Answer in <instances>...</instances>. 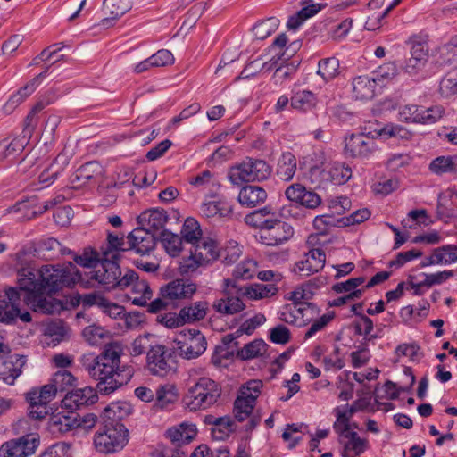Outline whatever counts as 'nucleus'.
Instances as JSON below:
<instances>
[{
  "mask_svg": "<svg viewBox=\"0 0 457 457\" xmlns=\"http://www.w3.org/2000/svg\"><path fill=\"white\" fill-rule=\"evenodd\" d=\"M19 292L24 293L23 301L34 312L56 314L67 309L53 294L64 287H72L81 279V275L72 262L62 265H44L39 270L22 268L18 271Z\"/></svg>",
  "mask_w": 457,
  "mask_h": 457,
  "instance_id": "f257e3e1",
  "label": "nucleus"
},
{
  "mask_svg": "<svg viewBox=\"0 0 457 457\" xmlns=\"http://www.w3.org/2000/svg\"><path fill=\"white\" fill-rule=\"evenodd\" d=\"M120 345H106L97 356L84 358L83 366L89 377L97 382L96 390L101 395H110L118 389L117 362H120Z\"/></svg>",
  "mask_w": 457,
  "mask_h": 457,
  "instance_id": "f03ea898",
  "label": "nucleus"
},
{
  "mask_svg": "<svg viewBox=\"0 0 457 457\" xmlns=\"http://www.w3.org/2000/svg\"><path fill=\"white\" fill-rule=\"evenodd\" d=\"M402 131L403 129L400 127L386 125L378 130H374L375 135H371L372 132L352 134L345 137V154L352 158H369L378 150L374 140L375 136L384 137H402L400 134Z\"/></svg>",
  "mask_w": 457,
  "mask_h": 457,
  "instance_id": "7ed1b4c3",
  "label": "nucleus"
},
{
  "mask_svg": "<svg viewBox=\"0 0 457 457\" xmlns=\"http://www.w3.org/2000/svg\"><path fill=\"white\" fill-rule=\"evenodd\" d=\"M129 441V431L117 420H109L94 436V445L99 453H112L121 450Z\"/></svg>",
  "mask_w": 457,
  "mask_h": 457,
  "instance_id": "20e7f679",
  "label": "nucleus"
},
{
  "mask_svg": "<svg viewBox=\"0 0 457 457\" xmlns=\"http://www.w3.org/2000/svg\"><path fill=\"white\" fill-rule=\"evenodd\" d=\"M220 395L221 388L219 384L210 378L203 377L188 389L183 401L189 411H195L213 405Z\"/></svg>",
  "mask_w": 457,
  "mask_h": 457,
  "instance_id": "39448f33",
  "label": "nucleus"
},
{
  "mask_svg": "<svg viewBox=\"0 0 457 457\" xmlns=\"http://www.w3.org/2000/svg\"><path fill=\"white\" fill-rule=\"evenodd\" d=\"M108 253H104V258L96 265V270L91 272V278L102 285L105 289H125L128 285L137 278V272L128 270L121 276L120 268L114 260L107 258Z\"/></svg>",
  "mask_w": 457,
  "mask_h": 457,
  "instance_id": "423d86ee",
  "label": "nucleus"
},
{
  "mask_svg": "<svg viewBox=\"0 0 457 457\" xmlns=\"http://www.w3.org/2000/svg\"><path fill=\"white\" fill-rule=\"evenodd\" d=\"M196 289V285L187 280L170 281L160 288L159 297L148 304V312L156 313L167 309L174 301L191 298Z\"/></svg>",
  "mask_w": 457,
  "mask_h": 457,
  "instance_id": "0eeeda50",
  "label": "nucleus"
},
{
  "mask_svg": "<svg viewBox=\"0 0 457 457\" xmlns=\"http://www.w3.org/2000/svg\"><path fill=\"white\" fill-rule=\"evenodd\" d=\"M271 173L270 166L263 160L245 158L240 163L230 168L228 177L235 185L244 182L262 181Z\"/></svg>",
  "mask_w": 457,
  "mask_h": 457,
  "instance_id": "6e6552de",
  "label": "nucleus"
},
{
  "mask_svg": "<svg viewBox=\"0 0 457 457\" xmlns=\"http://www.w3.org/2000/svg\"><path fill=\"white\" fill-rule=\"evenodd\" d=\"M151 374L165 377L176 370L175 348L168 345H153L146 356Z\"/></svg>",
  "mask_w": 457,
  "mask_h": 457,
  "instance_id": "1a4fd4ad",
  "label": "nucleus"
},
{
  "mask_svg": "<svg viewBox=\"0 0 457 457\" xmlns=\"http://www.w3.org/2000/svg\"><path fill=\"white\" fill-rule=\"evenodd\" d=\"M21 295L18 289L9 287L0 295V322L11 323L16 318H20L23 322H29L31 315L28 312L21 311Z\"/></svg>",
  "mask_w": 457,
  "mask_h": 457,
  "instance_id": "9d476101",
  "label": "nucleus"
},
{
  "mask_svg": "<svg viewBox=\"0 0 457 457\" xmlns=\"http://www.w3.org/2000/svg\"><path fill=\"white\" fill-rule=\"evenodd\" d=\"M240 287L230 279L225 280V288L223 296L214 301L213 309L224 315H233L245 309V304L241 299L243 296L239 294Z\"/></svg>",
  "mask_w": 457,
  "mask_h": 457,
  "instance_id": "9b49d317",
  "label": "nucleus"
},
{
  "mask_svg": "<svg viewBox=\"0 0 457 457\" xmlns=\"http://www.w3.org/2000/svg\"><path fill=\"white\" fill-rule=\"evenodd\" d=\"M38 445L39 438L37 436L26 435L4 443L0 447V456L28 457L35 453Z\"/></svg>",
  "mask_w": 457,
  "mask_h": 457,
  "instance_id": "f8f14e48",
  "label": "nucleus"
},
{
  "mask_svg": "<svg viewBox=\"0 0 457 457\" xmlns=\"http://www.w3.org/2000/svg\"><path fill=\"white\" fill-rule=\"evenodd\" d=\"M312 177H320V183L345 184L352 177V170L348 165L340 162L327 164L322 170L318 165L310 168Z\"/></svg>",
  "mask_w": 457,
  "mask_h": 457,
  "instance_id": "ddd939ff",
  "label": "nucleus"
},
{
  "mask_svg": "<svg viewBox=\"0 0 457 457\" xmlns=\"http://www.w3.org/2000/svg\"><path fill=\"white\" fill-rule=\"evenodd\" d=\"M104 174L103 166L97 162H88L81 165L70 178L73 187H80L100 182Z\"/></svg>",
  "mask_w": 457,
  "mask_h": 457,
  "instance_id": "4468645a",
  "label": "nucleus"
},
{
  "mask_svg": "<svg viewBox=\"0 0 457 457\" xmlns=\"http://www.w3.org/2000/svg\"><path fill=\"white\" fill-rule=\"evenodd\" d=\"M326 262V254L320 248L310 249L303 259L295 262L294 271L300 276L309 277L320 270Z\"/></svg>",
  "mask_w": 457,
  "mask_h": 457,
  "instance_id": "2eb2a0df",
  "label": "nucleus"
},
{
  "mask_svg": "<svg viewBox=\"0 0 457 457\" xmlns=\"http://www.w3.org/2000/svg\"><path fill=\"white\" fill-rule=\"evenodd\" d=\"M96 390L90 386L71 390L67 392L62 400V406L70 411L79 409L82 406L93 404L97 401Z\"/></svg>",
  "mask_w": 457,
  "mask_h": 457,
  "instance_id": "dca6fc26",
  "label": "nucleus"
},
{
  "mask_svg": "<svg viewBox=\"0 0 457 457\" xmlns=\"http://www.w3.org/2000/svg\"><path fill=\"white\" fill-rule=\"evenodd\" d=\"M155 235L145 228H137L128 236L130 249L139 254L149 253L155 246Z\"/></svg>",
  "mask_w": 457,
  "mask_h": 457,
  "instance_id": "f3484780",
  "label": "nucleus"
},
{
  "mask_svg": "<svg viewBox=\"0 0 457 457\" xmlns=\"http://www.w3.org/2000/svg\"><path fill=\"white\" fill-rule=\"evenodd\" d=\"M294 232L293 227L283 221L271 230H260V242L270 246L282 245L294 236Z\"/></svg>",
  "mask_w": 457,
  "mask_h": 457,
  "instance_id": "a211bd4d",
  "label": "nucleus"
},
{
  "mask_svg": "<svg viewBox=\"0 0 457 457\" xmlns=\"http://www.w3.org/2000/svg\"><path fill=\"white\" fill-rule=\"evenodd\" d=\"M131 8L129 0H104L103 12L104 18L101 25L104 28L113 26L114 21L119 20Z\"/></svg>",
  "mask_w": 457,
  "mask_h": 457,
  "instance_id": "6ab92c4d",
  "label": "nucleus"
},
{
  "mask_svg": "<svg viewBox=\"0 0 457 457\" xmlns=\"http://www.w3.org/2000/svg\"><path fill=\"white\" fill-rule=\"evenodd\" d=\"M69 158L63 154H60L54 160V162L45 168L38 176V180L41 184L45 186L51 185L68 166Z\"/></svg>",
  "mask_w": 457,
  "mask_h": 457,
  "instance_id": "aec40b11",
  "label": "nucleus"
},
{
  "mask_svg": "<svg viewBox=\"0 0 457 457\" xmlns=\"http://www.w3.org/2000/svg\"><path fill=\"white\" fill-rule=\"evenodd\" d=\"M231 212V207L220 200L204 202L200 206L202 215L207 219H213L215 221L230 216Z\"/></svg>",
  "mask_w": 457,
  "mask_h": 457,
  "instance_id": "412c9836",
  "label": "nucleus"
},
{
  "mask_svg": "<svg viewBox=\"0 0 457 457\" xmlns=\"http://www.w3.org/2000/svg\"><path fill=\"white\" fill-rule=\"evenodd\" d=\"M278 288L273 284L255 283L240 287L239 294L250 300H261L275 295Z\"/></svg>",
  "mask_w": 457,
  "mask_h": 457,
  "instance_id": "4be33fe9",
  "label": "nucleus"
},
{
  "mask_svg": "<svg viewBox=\"0 0 457 457\" xmlns=\"http://www.w3.org/2000/svg\"><path fill=\"white\" fill-rule=\"evenodd\" d=\"M266 198V191L258 186L244 187L238 195L239 203L248 207H254L255 205L263 203Z\"/></svg>",
  "mask_w": 457,
  "mask_h": 457,
  "instance_id": "5701e85b",
  "label": "nucleus"
},
{
  "mask_svg": "<svg viewBox=\"0 0 457 457\" xmlns=\"http://www.w3.org/2000/svg\"><path fill=\"white\" fill-rule=\"evenodd\" d=\"M323 284L322 279L315 278L297 287L294 291L290 292L288 297L294 303H301L303 301H309L314 295L316 290Z\"/></svg>",
  "mask_w": 457,
  "mask_h": 457,
  "instance_id": "b1692460",
  "label": "nucleus"
},
{
  "mask_svg": "<svg viewBox=\"0 0 457 457\" xmlns=\"http://www.w3.org/2000/svg\"><path fill=\"white\" fill-rule=\"evenodd\" d=\"M457 262V245H445L433 250L428 264H450Z\"/></svg>",
  "mask_w": 457,
  "mask_h": 457,
  "instance_id": "393cba45",
  "label": "nucleus"
},
{
  "mask_svg": "<svg viewBox=\"0 0 457 457\" xmlns=\"http://www.w3.org/2000/svg\"><path fill=\"white\" fill-rule=\"evenodd\" d=\"M376 81L367 76H360L353 81L354 96L360 100H370L375 95Z\"/></svg>",
  "mask_w": 457,
  "mask_h": 457,
  "instance_id": "a878e982",
  "label": "nucleus"
},
{
  "mask_svg": "<svg viewBox=\"0 0 457 457\" xmlns=\"http://www.w3.org/2000/svg\"><path fill=\"white\" fill-rule=\"evenodd\" d=\"M131 287L132 293L137 295L132 300V303L137 306L147 305V302L152 298L153 292L150 288L148 282L145 279H139L137 274V278H134L128 287Z\"/></svg>",
  "mask_w": 457,
  "mask_h": 457,
  "instance_id": "bb28decb",
  "label": "nucleus"
},
{
  "mask_svg": "<svg viewBox=\"0 0 457 457\" xmlns=\"http://www.w3.org/2000/svg\"><path fill=\"white\" fill-rule=\"evenodd\" d=\"M140 220L145 222V228L155 235L163 230L168 216L163 210H152L142 213Z\"/></svg>",
  "mask_w": 457,
  "mask_h": 457,
  "instance_id": "cd10ccee",
  "label": "nucleus"
},
{
  "mask_svg": "<svg viewBox=\"0 0 457 457\" xmlns=\"http://www.w3.org/2000/svg\"><path fill=\"white\" fill-rule=\"evenodd\" d=\"M49 67H46L45 71L39 73L34 79H32L27 85L21 87L16 94L12 96L5 104V108L8 106L16 107L21 104L28 96H29L37 88L39 84V79L46 76Z\"/></svg>",
  "mask_w": 457,
  "mask_h": 457,
  "instance_id": "c85d7f7f",
  "label": "nucleus"
},
{
  "mask_svg": "<svg viewBox=\"0 0 457 457\" xmlns=\"http://www.w3.org/2000/svg\"><path fill=\"white\" fill-rule=\"evenodd\" d=\"M296 170V159L290 152L283 153L278 162L277 175L284 181L293 179Z\"/></svg>",
  "mask_w": 457,
  "mask_h": 457,
  "instance_id": "c756f323",
  "label": "nucleus"
},
{
  "mask_svg": "<svg viewBox=\"0 0 457 457\" xmlns=\"http://www.w3.org/2000/svg\"><path fill=\"white\" fill-rule=\"evenodd\" d=\"M429 170L436 175L457 172V155L439 156L434 159L428 166Z\"/></svg>",
  "mask_w": 457,
  "mask_h": 457,
  "instance_id": "7c9ffc66",
  "label": "nucleus"
},
{
  "mask_svg": "<svg viewBox=\"0 0 457 457\" xmlns=\"http://www.w3.org/2000/svg\"><path fill=\"white\" fill-rule=\"evenodd\" d=\"M208 304L206 302H195L188 306H185L181 311V319L186 323H193L204 319L207 314Z\"/></svg>",
  "mask_w": 457,
  "mask_h": 457,
  "instance_id": "2f4dec72",
  "label": "nucleus"
},
{
  "mask_svg": "<svg viewBox=\"0 0 457 457\" xmlns=\"http://www.w3.org/2000/svg\"><path fill=\"white\" fill-rule=\"evenodd\" d=\"M196 258L205 264L218 257L215 243L212 240H199L191 246Z\"/></svg>",
  "mask_w": 457,
  "mask_h": 457,
  "instance_id": "473e14b6",
  "label": "nucleus"
},
{
  "mask_svg": "<svg viewBox=\"0 0 457 457\" xmlns=\"http://www.w3.org/2000/svg\"><path fill=\"white\" fill-rule=\"evenodd\" d=\"M255 405L254 397L239 395L234 403V416L238 421H244L253 413Z\"/></svg>",
  "mask_w": 457,
  "mask_h": 457,
  "instance_id": "72a5a7b5",
  "label": "nucleus"
},
{
  "mask_svg": "<svg viewBox=\"0 0 457 457\" xmlns=\"http://www.w3.org/2000/svg\"><path fill=\"white\" fill-rule=\"evenodd\" d=\"M160 240L165 251L172 257L178 256L182 250V238L168 230L160 233Z\"/></svg>",
  "mask_w": 457,
  "mask_h": 457,
  "instance_id": "f704fd0d",
  "label": "nucleus"
},
{
  "mask_svg": "<svg viewBox=\"0 0 457 457\" xmlns=\"http://www.w3.org/2000/svg\"><path fill=\"white\" fill-rule=\"evenodd\" d=\"M316 104L317 99L311 91H299L291 97V106L294 109L306 112L314 108Z\"/></svg>",
  "mask_w": 457,
  "mask_h": 457,
  "instance_id": "c9c22d12",
  "label": "nucleus"
},
{
  "mask_svg": "<svg viewBox=\"0 0 457 457\" xmlns=\"http://www.w3.org/2000/svg\"><path fill=\"white\" fill-rule=\"evenodd\" d=\"M237 345H216L212 361L214 365L227 366L237 354Z\"/></svg>",
  "mask_w": 457,
  "mask_h": 457,
  "instance_id": "e433bc0d",
  "label": "nucleus"
},
{
  "mask_svg": "<svg viewBox=\"0 0 457 457\" xmlns=\"http://www.w3.org/2000/svg\"><path fill=\"white\" fill-rule=\"evenodd\" d=\"M182 240L192 245L201 239L202 230L199 223L193 218H187L181 229Z\"/></svg>",
  "mask_w": 457,
  "mask_h": 457,
  "instance_id": "4c0bfd02",
  "label": "nucleus"
},
{
  "mask_svg": "<svg viewBox=\"0 0 457 457\" xmlns=\"http://www.w3.org/2000/svg\"><path fill=\"white\" fill-rule=\"evenodd\" d=\"M321 10V6L318 4H312L302 8L294 16H291L287 21L289 29H297L305 20L311 18Z\"/></svg>",
  "mask_w": 457,
  "mask_h": 457,
  "instance_id": "58836bf2",
  "label": "nucleus"
},
{
  "mask_svg": "<svg viewBox=\"0 0 457 457\" xmlns=\"http://www.w3.org/2000/svg\"><path fill=\"white\" fill-rule=\"evenodd\" d=\"M345 439H347V441L339 439V443L344 446L342 453H349V452H353L358 456L366 450L367 441L361 438L356 432L349 434Z\"/></svg>",
  "mask_w": 457,
  "mask_h": 457,
  "instance_id": "ea45409f",
  "label": "nucleus"
},
{
  "mask_svg": "<svg viewBox=\"0 0 457 457\" xmlns=\"http://www.w3.org/2000/svg\"><path fill=\"white\" fill-rule=\"evenodd\" d=\"M278 27V20L275 17H270L256 23L253 28V33L256 39L263 40L270 36Z\"/></svg>",
  "mask_w": 457,
  "mask_h": 457,
  "instance_id": "a19ab883",
  "label": "nucleus"
},
{
  "mask_svg": "<svg viewBox=\"0 0 457 457\" xmlns=\"http://www.w3.org/2000/svg\"><path fill=\"white\" fill-rule=\"evenodd\" d=\"M258 263L253 259H248L238 263L233 270L235 278L243 280L253 278L257 273Z\"/></svg>",
  "mask_w": 457,
  "mask_h": 457,
  "instance_id": "79ce46f5",
  "label": "nucleus"
},
{
  "mask_svg": "<svg viewBox=\"0 0 457 457\" xmlns=\"http://www.w3.org/2000/svg\"><path fill=\"white\" fill-rule=\"evenodd\" d=\"M82 334L85 340L89 343H96L99 340L111 343L112 339V334L110 331L96 324L86 327Z\"/></svg>",
  "mask_w": 457,
  "mask_h": 457,
  "instance_id": "37998d69",
  "label": "nucleus"
},
{
  "mask_svg": "<svg viewBox=\"0 0 457 457\" xmlns=\"http://www.w3.org/2000/svg\"><path fill=\"white\" fill-rule=\"evenodd\" d=\"M439 92L448 97L457 93V67L448 71L440 81Z\"/></svg>",
  "mask_w": 457,
  "mask_h": 457,
  "instance_id": "c03bdc74",
  "label": "nucleus"
},
{
  "mask_svg": "<svg viewBox=\"0 0 457 457\" xmlns=\"http://www.w3.org/2000/svg\"><path fill=\"white\" fill-rule=\"evenodd\" d=\"M69 328L62 320H56L48 323L44 330L46 336L53 337V341L60 342L62 340H68Z\"/></svg>",
  "mask_w": 457,
  "mask_h": 457,
  "instance_id": "a18cd8bd",
  "label": "nucleus"
},
{
  "mask_svg": "<svg viewBox=\"0 0 457 457\" xmlns=\"http://www.w3.org/2000/svg\"><path fill=\"white\" fill-rule=\"evenodd\" d=\"M76 381L75 377L66 370H61L54 373L51 379L53 386H54L57 392H64L69 387L72 386Z\"/></svg>",
  "mask_w": 457,
  "mask_h": 457,
  "instance_id": "49530a36",
  "label": "nucleus"
},
{
  "mask_svg": "<svg viewBox=\"0 0 457 457\" xmlns=\"http://www.w3.org/2000/svg\"><path fill=\"white\" fill-rule=\"evenodd\" d=\"M339 62L335 57H329L320 61L318 74L325 80H330L338 74Z\"/></svg>",
  "mask_w": 457,
  "mask_h": 457,
  "instance_id": "de8ad7c7",
  "label": "nucleus"
},
{
  "mask_svg": "<svg viewBox=\"0 0 457 457\" xmlns=\"http://www.w3.org/2000/svg\"><path fill=\"white\" fill-rule=\"evenodd\" d=\"M431 220L428 219L427 211L424 209L411 210L408 213V218L403 220L402 224L404 228L412 229L416 225H428Z\"/></svg>",
  "mask_w": 457,
  "mask_h": 457,
  "instance_id": "09e8293b",
  "label": "nucleus"
},
{
  "mask_svg": "<svg viewBox=\"0 0 457 457\" xmlns=\"http://www.w3.org/2000/svg\"><path fill=\"white\" fill-rule=\"evenodd\" d=\"M167 433L170 439L179 445L180 444L189 443L195 436L196 429L193 427L184 428L181 425L180 428H170Z\"/></svg>",
  "mask_w": 457,
  "mask_h": 457,
  "instance_id": "8fccbe9b",
  "label": "nucleus"
},
{
  "mask_svg": "<svg viewBox=\"0 0 457 457\" xmlns=\"http://www.w3.org/2000/svg\"><path fill=\"white\" fill-rule=\"evenodd\" d=\"M27 143L28 140L26 137H21L14 138L11 143L4 146L0 144V162H3L4 159L21 153L24 149Z\"/></svg>",
  "mask_w": 457,
  "mask_h": 457,
  "instance_id": "3c124183",
  "label": "nucleus"
},
{
  "mask_svg": "<svg viewBox=\"0 0 457 457\" xmlns=\"http://www.w3.org/2000/svg\"><path fill=\"white\" fill-rule=\"evenodd\" d=\"M154 396L156 397L155 404L161 408L166 407L177 399L175 387L169 384L161 386L154 393Z\"/></svg>",
  "mask_w": 457,
  "mask_h": 457,
  "instance_id": "603ef678",
  "label": "nucleus"
},
{
  "mask_svg": "<svg viewBox=\"0 0 457 457\" xmlns=\"http://www.w3.org/2000/svg\"><path fill=\"white\" fill-rule=\"evenodd\" d=\"M395 353L398 358L406 357L412 362L419 361L423 357L419 345H398Z\"/></svg>",
  "mask_w": 457,
  "mask_h": 457,
  "instance_id": "864d4df0",
  "label": "nucleus"
},
{
  "mask_svg": "<svg viewBox=\"0 0 457 457\" xmlns=\"http://www.w3.org/2000/svg\"><path fill=\"white\" fill-rule=\"evenodd\" d=\"M190 255L187 257H184L179 262V271L181 275H188L195 271L200 266L204 265V263L196 258L195 253L193 249L189 250Z\"/></svg>",
  "mask_w": 457,
  "mask_h": 457,
  "instance_id": "5fc2aeb1",
  "label": "nucleus"
},
{
  "mask_svg": "<svg viewBox=\"0 0 457 457\" xmlns=\"http://www.w3.org/2000/svg\"><path fill=\"white\" fill-rule=\"evenodd\" d=\"M340 220L336 219L334 216L329 214L317 216L313 220V227L320 234L328 233L329 228L339 226Z\"/></svg>",
  "mask_w": 457,
  "mask_h": 457,
  "instance_id": "6e6d98bb",
  "label": "nucleus"
},
{
  "mask_svg": "<svg viewBox=\"0 0 457 457\" xmlns=\"http://www.w3.org/2000/svg\"><path fill=\"white\" fill-rule=\"evenodd\" d=\"M15 361H12L13 368L9 369L8 374L3 377L4 381L8 385H13L15 379L22 373V368L26 364L25 355H15Z\"/></svg>",
  "mask_w": 457,
  "mask_h": 457,
  "instance_id": "4d7b16f0",
  "label": "nucleus"
},
{
  "mask_svg": "<svg viewBox=\"0 0 457 457\" xmlns=\"http://www.w3.org/2000/svg\"><path fill=\"white\" fill-rule=\"evenodd\" d=\"M311 306V303H308V308H298L296 305H294L293 307L287 306L285 311L281 312L280 318L287 323H298L301 325V321L298 322V320L303 319V312L308 311Z\"/></svg>",
  "mask_w": 457,
  "mask_h": 457,
  "instance_id": "13d9d810",
  "label": "nucleus"
},
{
  "mask_svg": "<svg viewBox=\"0 0 457 457\" xmlns=\"http://www.w3.org/2000/svg\"><path fill=\"white\" fill-rule=\"evenodd\" d=\"M444 114V108L439 105H436L430 108H423L420 113V123L431 124L439 120Z\"/></svg>",
  "mask_w": 457,
  "mask_h": 457,
  "instance_id": "bf43d9fd",
  "label": "nucleus"
},
{
  "mask_svg": "<svg viewBox=\"0 0 457 457\" xmlns=\"http://www.w3.org/2000/svg\"><path fill=\"white\" fill-rule=\"evenodd\" d=\"M266 320V318L263 314L259 313L254 317L245 320L238 329H237V334H246L252 335L255 328L263 324Z\"/></svg>",
  "mask_w": 457,
  "mask_h": 457,
  "instance_id": "052dcab7",
  "label": "nucleus"
},
{
  "mask_svg": "<svg viewBox=\"0 0 457 457\" xmlns=\"http://www.w3.org/2000/svg\"><path fill=\"white\" fill-rule=\"evenodd\" d=\"M261 345H245V346L236 351V356L240 360H249L255 357H258L262 354L263 352L266 351L264 346L266 345H262V347H260Z\"/></svg>",
  "mask_w": 457,
  "mask_h": 457,
  "instance_id": "680f3d73",
  "label": "nucleus"
},
{
  "mask_svg": "<svg viewBox=\"0 0 457 457\" xmlns=\"http://www.w3.org/2000/svg\"><path fill=\"white\" fill-rule=\"evenodd\" d=\"M156 321L168 328H179L185 324L181 319V311H179V314L169 312L158 315Z\"/></svg>",
  "mask_w": 457,
  "mask_h": 457,
  "instance_id": "e2e57ef3",
  "label": "nucleus"
},
{
  "mask_svg": "<svg viewBox=\"0 0 457 457\" xmlns=\"http://www.w3.org/2000/svg\"><path fill=\"white\" fill-rule=\"evenodd\" d=\"M269 339L272 343H287L291 340V332L284 325H278L270 330Z\"/></svg>",
  "mask_w": 457,
  "mask_h": 457,
  "instance_id": "0e129e2a",
  "label": "nucleus"
},
{
  "mask_svg": "<svg viewBox=\"0 0 457 457\" xmlns=\"http://www.w3.org/2000/svg\"><path fill=\"white\" fill-rule=\"evenodd\" d=\"M154 67H163L174 63L175 59L171 52L167 49H161L150 56Z\"/></svg>",
  "mask_w": 457,
  "mask_h": 457,
  "instance_id": "69168bd1",
  "label": "nucleus"
},
{
  "mask_svg": "<svg viewBox=\"0 0 457 457\" xmlns=\"http://www.w3.org/2000/svg\"><path fill=\"white\" fill-rule=\"evenodd\" d=\"M74 261L77 264L86 267H96L98 264V254L96 252H94L89 249H85L82 254L76 255L74 257Z\"/></svg>",
  "mask_w": 457,
  "mask_h": 457,
  "instance_id": "338daca9",
  "label": "nucleus"
},
{
  "mask_svg": "<svg viewBox=\"0 0 457 457\" xmlns=\"http://www.w3.org/2000/svg\"><path fill=\"white\" fill-rule=\"evenodd\" d=\"M40 250L50 253L49 257L54 258L57 254H65L66 249L63 248L59 241L54 238H47L41 242Z\"/></svg>",
  "mask_w": 457,
  "mask_h": 457,
  "instance_id": "774afa93",
  "label": "nucleus"
}]
</instances>
